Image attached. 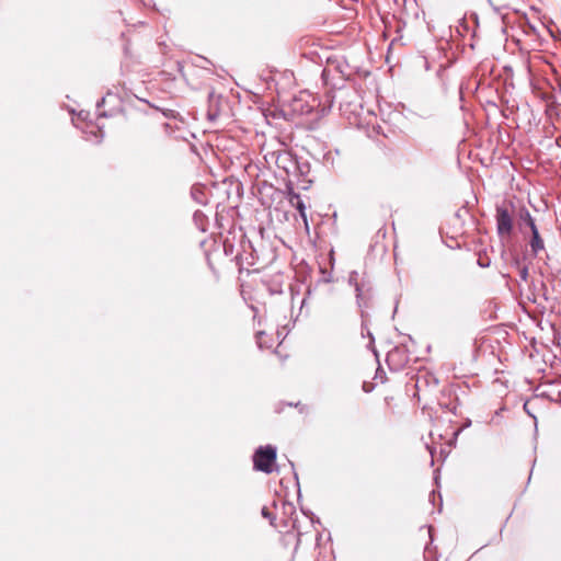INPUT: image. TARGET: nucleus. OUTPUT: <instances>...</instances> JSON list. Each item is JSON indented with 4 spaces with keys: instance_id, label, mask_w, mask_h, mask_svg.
<instances>
[{
    "instance_id": "nucleus-4",
    "label": "nucleus",
    "mask_w": 561,
    "mask_h": 561,
    "mask_svg": "<svg viewBox=\"0 0 561 561\" xmlns=\"http://www.w3.org/2000/svg\"><path fill=\"white\" fill-rule=\"evenodd\" d=\"M531 239L529 241L530 249L534 255H537L540 251L545 249L543 240L541 239L537 226L531 225Z\"/></svg>"
},
{
    "instance_id": "nucleus-8",
    "label": "nucleus",
    "mask_w": 561,
    "mask_h": 561,
    "mask_svg": "<svg viewBox=\"0 0 561 561\" xmlns=\"http://www.w3.org/2000/svg\"><path fill=\"white\" fill-rule=\"evenodd\" d=\"M262 515L267 519H272V514L266 507L262 508Z\"/></svg>"
},
{
    "instance_id": "nucleus-6",
    "label": "nucleus",
    "mask_w": 561,
    "mask_h": 561,
    "mask_svg": "<svg viewBox=\"0 0 561 561\" xmlns=\"http://www.w3.org/2000/svg\"><path fill=\"white\" fill-rule=\"evenodd\" d=\"M520 219L525 222L527 227H529V229H531V225L536 226L535 220L533 219L530 213L527 209L520 213Z\"/></svg>"
},
{
    "instance_id": "nucleus-7",
    "label": "nucleus",
    "mask_w": 561,
    "mask_h": 561,
    "mask_svg": "<svg viewBox=\"0 0 561 561\" xmlns=\"http://www.w3.org/2000/svg\"><path fill=\"white\" fill-rule=\"evenodd\" d=\"M519 276L523 280H527V277H528V267L527 266L519 267Z\"/></svg>"
},
{
    "instance_id": "nucleus-3",
    "label": "nucleus",
    "mask_w": 561,
    "mask_h": 561,
    "mask_svg": "<svg viewBox=\"0 0 561 561\" xmlns=\"http://www.w3.org/2000/svg\"><path fill=\"white\" fill-rule=\"evenodd\" d=\"M348 283L350 285L354 286L356 291V298L359 306H362V301L365 298L366 289L364 288V285L358 282V273L353 271L348 275Z\"/></svg>"
},
{
    "instance_id": "nucleus-1",
    "label": "nucleus",
    "mask_w": 561,
    "mask_h": 561,
    "mask_svg": "<svg viewBox=\"0 0 561 561\" xmlns=\"http://www.w3.org/2000/svg\"><path fill=\"white\" fill-rule=\"evenodd\" d=\"M276 461V448L272 445L261 446L253 456L254 469L271 473Z\"/></svg>"
},
{
    "instance_id": "nucleus-9",
    "label": "nucleus",
    "mask_w": 561,
    "mask_h": 561,
    "mask_svg": "<svg viewBox=\"0 0 561 561\" xmlns=\"http://www.w3.org/2000/svg\"><path fill=\"white\" fill-rule=\"evenodd\" d=\"M263 334H264V332H259V333H257V335H256V337H257V345H259V347H261V348L264 346V344H263V342H262V335H263Z\"/></svg>"
},
{
    "instance_id": "nucleus-2",
    "label": "nucleus",
    "mask_w": 561,
    "mask_h": 561,
    "mask_svg": "<svg viewBox=\"0 0 561 561\" xmlns=\"http://www.w3.org/2000/svg\"><path fill=\"white\" fill-rule=\"evenodd\" d=\"M496 229L501 237H508L513 230V218L504 207H496Z\"/></svg>"
},
{
    "instance_id": "nucleus-5",
    "label": "nucleus",
    "mask_w": 561,
    "mask_h": 561,
    "mask_svg": "<svg viewBox=\"0 0 561 561\" xmlns=\"http://www.w3.org/2000/svg\"><path fill=\"white\" fill-rule=\"evenodd\" d=\"M289 203L291 206H294L301 217V219L305 222L306 228H308V220H307V214H306V205L300 198V195L297 193H290L289 194Z\"/></svg>"
}]
</instances>
